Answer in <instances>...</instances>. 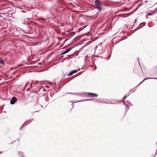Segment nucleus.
<instances>
[{"label":"nucleus","mask_w":157,"mask_h":157,"mask_svg":"<svg viewBox=\"0 0 157 157\" xmlns=\"http://www.w3.org/2000/svg\"><path fill=\"white\" fill-rule=\"evenodd\" d=\"M94 3L95 6L97 7V8L99 11H101L102 10V5L101 1L98 0H96L94 1Z\"/></svg>","instance_id":"f257e3e1"},{"label":"nucleus","mask_w":157,"mask_h":157,"mask_svg":"<svg viewBox=\"0 0 157 157\" xmlns=\"http://www.w3.org/2000/svg\"><path fill=\"white\" fill-rule=\"evenodd\" d=\"M17 99L16 98L13 97L12 98V100L10 101V103L11 105L14 104L17 102Z\"/></svg>","instance_id":"f03ea898"},{"label":"nucleus","mask_w":157,"mask_h":157,"mask_svg":"<svg viewBox=\"0 0 157 157\" xmlns=\"http://www.w3.org/2000/svg\"><path fill=\"white\" fill-rule=\"evenodd\" d=\"M71 49L72 48L70 47L66 49L65 51H63L62 53H61L60 55H64L69 52L71 50Z\"/></svg>","instance_id":"7ed1b4c3"},{"label":"nucleus","mask_w":157,"mask_h":157,"mask_svg":"<svg viewBox=\"0 0 157 157\" xmlns=\"http://www.w3.org/2000/svg\"><path fill=\"white\" fill-rule=\"evenodd\" d=\"M157 13V8L155 9L154 11H152V12L149 13L147 14V15L149 16H151Z\"/></svg>","instance_id":"20e7f679"},{"label":"nucleus","mask_w":157,"mask_h":157,"mask_svg":"<svg viewBox=\"0 0 157 157\" xmlns=\"http://www.w3.org/2000/svg\"><path fill=\"white\" fill-rule=\"evenodd\" d=\"M157 79V78H144L141 82H140L138 85H137L136 87H135L134 89L137 87H138L140 84L142 83L144 81L146 80L147 79Z\"/></svg>","instance_id":"39448f33"},{"label":"nucleus","mask_w":157,"mask_h":157,"mask_svg":"<svg viewBox=\"0 0 157 157\" xmlns=\"http://www.w3.org/2000/svg\"><path fill=\"white\" fill-rule=\"evenodd\" d=\"M87 94L91 96V98H94V97H96L98 96L97 94H96L94 93L88 92V93H87Z\"/></svg>","instance_id":"423d86ee"},{"label":"nucleus","mask_w":157,"mask_h":157,"mask_svg":"<svg viewBox=\"0 0 157 157\" xmlns=\"http://www.w3.org/2000/svg\"><path fill=\"white\" fill-rule=\"evenodd\" d=\"M123 102L127 107H128V106L129 105H131V103L129 102L128 101H124Z\"/></svg>","instance_id":"0eeeda50"},{"label":"nucleus","mask_w":157,"mask_h":157,"mask_svg":"<svg viewBox=\"0 0 157 157\" xmlns=\"http://www.w3.org/2000/svg\"><path fill=\"white\" fill-rule=\"evenodd\" d=\"M0 63L2 65H5V62L4 60L3 59L1 60H0Z\"/></svg>","instance_id":"6e6552de"},{"label":"nucleus","mask_w":157,"mask_h":157,"mask_svg":"<svg viewBox=\"0 0 157 157\" xmlns=\"http://www.w3.org/2000/svg\"><path fill=\"white\" fill-rule=\"evenodd\" d=\"M92 99H87V100H82L79 101V102H81L82 101H91L92 100Z\"/></svg>","instance_id":"1a4fd4ad"},{"label":"nucleus","mask_w":157,"mask_h":157,"mask_svg":"<svg viewBox=\"0 0 157 157\" xmlns=\"http://www.w3.org/2000/svg\"><path fill=\"white\" fill-rule=\"evenodd\" d=\"M40 22L44 23L45 20L42 19H40Z\"/></svg>","instance_id":"9d476101"},{"label":"nucleus","mask_w":157,"mask_h":157,"mask_svg":"<svg viewBox=\"0 0 157 157\" xmlns=\"http://www.w3.org/2000/svg\"><path fill=\"white\" fill-rule=\"evenodd\" d=\"M80 70V69H78V70H74L72 71L73 72V74H74V73H76L77 72V71H79Z\"/></svg>","instance_id":"9b49d317"},{"label":"nucleus","mask_w":157,"mask_h":157,"mask_svg":"<svg viewBox=\"0 0 157 157\" xmlns=\"http://www.w3.org/2000/svg\"><path fill=\"white\" fill-rule=\"evenodd\" d=\"M73 74V72L71 71L70 73H69V74H68V76H71Z\"/></svg>","instance_id":"f8f14e48"},{"label":"nucleus","mask_w":157,"mask_h":157,"mask_svg":"<svg viewBox=\"0 0 157 157\" xmlns=\"http://www.w3.org/2000/svg\"><path fill=\"white\" fill-rule=\"evenodd\" d=\"M126 98H127L126 95H125L124 96V98H123V101H124V100L125 99H126Z\"/></svg>","instance_id":"ddd939ff"},{"label":"nucleus","mask_w":157,"mask_h":157,"mask_svg":"<svg viewBox=\"0 0 157 157\" xmlns=\"http://www.w3.org/2000/svg\"><path fill=\"white\" fill-rule=\"evenodd\" d=\"M104 102L106 103H109V102L108 100H105V101H104Z\"/></svg>","instance_id":"4468645a"},{"label":"nucleus","mask_w":157,"mask_h":157,"mask_svg":"<svg viewBox=\"0 0 157 157\" xmlns=\"http://www.w3.org/2000/svg\"><path fill=\"white\" fill-rule=\"evenodd\" d=\"M139 7H137L136 9L134 10V11H136L138 9V8Z\"/></svg>","instance_id":"2eb2a0df"},{"label":"nucleus","mask_w":157,"mask_h":157,"mask_svg":"<svg viewBox=\"0 0 157 157\" xmlns=\"http://www.w3.org/2000/svg\"><path fill=\"white\" fill-rule=\"evenodd\" d=\"M121 12V11H117V12H116V13H115V14H117V13H119V12Z\"/></svg>","instance_id":"dca6fc26"},{"label":"nucleus","mask_w":157,"mask_h":157,"mask_svg":"<svg viewBox=\"0 0 157 157\" xmlns=\"http://www.w3.org/2000/svg\"><path fill=\"white\" fill-rule=\"evenodd\" d=\"M49 84H50V85H52V84H52V83H51V82H50Z\"/></svg>","instance_id":"f3484780"},{"label":"nucleus","mask_w":157,"mask_h":157,"mask_svg":"<svg viewBox=\"0 0 157 157\" xmlns=\"http://www.w3.org/2000/svg\"><path fill=\"white\" fill-rule=\"evenodd\" d=\"M86 57H87V56H85V60H86Z\"/></svg>","instance_id":"a211bd4d"},{"label":"nucleus","mask_w":157,"mask_h":157,"mask_svg":"<svg viewBox=\"0 0 157 157\" xmlns=\"http://www.w3.org/2000/svg\"><path fill=\"white\" fill-rule=\"evenodd\" d=\"M115 102H117V100H115Z\"/></svg>","instance_id":"6ab92c4d"},{"label":"nucleus","mask_w":157,"mask_h":157,"mask_svg":"<svg viewBox=\"0 0 157 157\" xmlns=\"http://www.w3.org/2000/svg\"><path fill=\"white\" fill-rule=\"evenodd\" d=\"M111 102V103L112 104V103L114 104V103H114V102Z\"/></svg>","instance_id":"aec40b11"},{"label":"nucleus","mask_w":157,"mask_h":157,"mask_svg":"<svg viewBox=\"0 0 157 157\" xmlns=\"http://www.w3.org/2000/svg\"><path fill=\"white\" fill-rule=\"evenodd\" d=\"M67 94H72V93H67Z\"/></svg>","instance_id":"412c9836"},{"label":"nucleus","mask_w":157,"mask_h":157,"mask_svg":"<svg viewBox=\"0 0 157 157\" xmlns=\"http://www.w3.org/2000/svg\"><path fill=\"white\" fill-rule=\"evenodd\" d=\"M129 107L128 106V107H127V110H128V109H129Z\"/></svg>","instance_id":"4be33fe9"},{"label":"nucleus","mask_w":157,"mask_h":157,"mask_svg":"<svg viewBox=\"0 0 157 157\" xmlns=\"http://www.w3.org/2000/svg\"><path fill=\"white\" fill-rule=\"evenodd\" d=\"M74 94H77L76 93H74Z\"/></svg>","instance_id":"5701e85b"},{"label":"nucleus","mask_w":157,"mask_h":157,"mask_svg":"<svg viewBox=\"0 0 157 157\" xmlns=\"http://www.w3.org/2000/svg\"><path fill=\"white\" fill-rule=\"evenodd\" d=\"M132 89H131V90H130V92H131V91H132Z\"/></svg>","instance_id":"b1692460"},{"label":"nucleus","mask_w":157,"mask_h":157,"mask_svg":"<svg viewBox=\"0 0 157 157\" xmlns=\"http://www.w3.org/2000/svg\"><path fill=\"white\" fill-rule=\"evenodd\" d=\"M36 82L37 83V82H39L37 81H36Z\"/></svg>","instance_id":"393cba45"},{"label":"nucleus","mask_w":157,"mask_h":157,"mask_svg":"<svg viewBox=\"0 0 157 157\" xmlns=\"http://www.w3.org/2000/svg\"><path fill=\"white\" fill-rule=\"evenodd\" d=\"M86 27V26H84V27H83V28H85Z\"/></svg>","instance_id":"a878e982"},{"label":"nucleus","mask_w":157,"mask_h":157,"mask_svg":"<svg viewBox=\"0 0 157 157\" xmlns=\"http://www.w3.org/2000/svg\"><path fill=\"white\" fill-rule=\"evenodd\" d=\"M86 94V93H82V94Z\"/></svg>","instance_id":"bb28decb"},{"label":"nucleus","mask_w":157,"mask_h":157,"mask_svg":"<svg viewBox=\"0 0 157 157\" xmlns=\"http://www.w3.org/2000/svg\"><path fill=\"white\" fill-rule=\"evenodd\" d=\"M145 2H147V1H145Z\"/></svg>","instance_id":"cd10ccee"},{"label":"nucleus","mask_w":157,"mask_h":157,"mask_svg":"<svg viewBox=\"0 0 157 157\" xmlns=\"http://www.w3.org/2000/svg\"><path fill=\"white\" fill-rule=\"evenodd\" d=\"M55 18H56V17L54 18V19H55Z\"/></svg>","instance_id":"c85d7f7f"}]
</instances>
